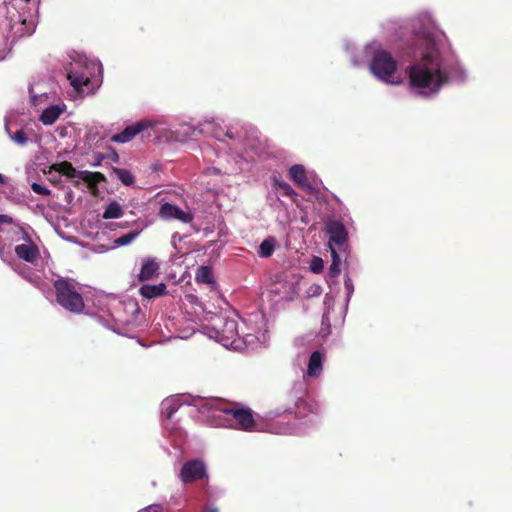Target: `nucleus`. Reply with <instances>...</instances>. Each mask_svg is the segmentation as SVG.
<instances>
[{
	"instance_id": "obj_1",
	"label": "nucleus",
	"mask_w": 512,
	"mask_h": 512,
	"mask_svg": "<svg viewBox=\"0 0 512 512\" xmlns=\"http://www.w3.org/2000/svg\"><path fill=\"white\" fill-rule=\"evenodd\" d=\"M413 27V62L405 69L409 91L416 97L431 99L445 86L465 83L468 72L447 36L436 26L432 14L420 13L414 19Z\"/></svg>"
},
{
	"instance_id": "obj_2",
	"label": "nucleus",
	"mask_w": 512,
	"mask_h": 512,
	"mask_svg": "<svg viewBox=\"0 0 512 512\" xmlns=\"http://www.w3.org/2000/svg\"><path fill=\"white\" fill-rule=\"evenodd\" d=\"M345 50L354 66L364 64L366 59L369 58V72L378 81L391 86L404 83L405 79L398 71L397 60L382 47L381 43L371 41L360 50H357L354 44L347 43Z\"/></svg>"
},
{
	"instance_id": "obj_3",
	"label": "nucleus",
	"mask_w": 512,
	"mask_h": 512,
	"mask_svg": "<svg viewBox=\"0 0 512 512\" xmlns=\"http://www.w3.org/2000/svg\"><path fill=\"white\" fill-rule=\"evenodd\" d=\"M67 79L78 94H92L95 87L91 78L96 70L100 71L101 64L87 59L86 56L73 52L68 55L66 64Z\"/></svg>"
},
{
	"instance_id": "obj_4",
	"label": "nucleus",
	"mask_w": 512,
	"mask_h": 512,
	"mask_svg": "<svg viewBox=\"0 0 512 512\" xmlns=\"http://www.w3.org/2000/svg\"><path fill=\"white\" fill-rule=\"evenodd\" d=\"M35 3L32 0H10L6 5V19L16 36L30 35L35 29Z\"/></svg>"
},
{
	"instance_id": "obj_5",
	"label": "nucleus",
	"mask_w": 512,
	"mask_h": 512,
	"mask_svg": "<svg viewBox=\"0 0 512 512\" xmlns=\"http://www.w3.org/2000/svg\"><path fill=\"white\" fill-rule=\"evenodd\" d=\"M301 278L302 276L295 269L275 274L267 289L271 300L276 303L294 300L299 292Z\"/></svg>"
},
{
	"instance_id": "obj_6",
	"label": "nucleus",
	"mask_w": 512,
	"mask_h": 512,
	"mask_svg": "<svg viewBox=\"0 0 512 512\" xmlns=\"http://www.w3.org/2000/svg\"><path fill=\"white\" fill-rule=\"evenodd\" d=\"M205 329L210 338L224 347L233 346L239 336L237 321L222 314L212 316Z\"/></svg>"
},
{
	"instance_id": "obj_7",
	"label": "nucleus",
	"mask_w": 512,
	"mask_h": 512,
	"mask_svg": "<svg viewBox=\"0 0 512 512\" xmlns=\"http://www.w3.org/2000/svg\"><path fill=\"white\" fill-rule=\"evenodd\" d=\"M211 408L223 412L231 417L230 426L237 430L252 432L256 430L257 422L254 419L253 412L249 407H244L239 403L226 404L219 400H214L210 404Z\"/></svg>"
},
{
	"instance_id": "obj_8",
	"label": "nucleus",
	"mask_w": 512,
	"mask_h": 512,
	"mask_svg": "<svg viewBox=\"0 0 512 512\" xmlns=\"http://www.w3.org/2000/svg\"><path fill=\"white\" fill-rule=\"evenodd\" d=\"M56 301L65 310L72 313H81L85 307L81 293L75 285L67 279L60 278L54 282Z\"/></svg>"
},
{
	"instance_id": "obj_9",
	"label": "nucleus",
	"mask_w": 512,
	"mask_h": 512,
	"mask_svg": "<svg viewBox=\"0 0 512 512\" xmlns=\"http://www.w3.org/2000/svg\"><path fill=\"white\" fill-rule=\"evenodd\" d=\"M144 122H149L147 127L148 136L158 140L173 141L181 140L176 134L174 127L163 118H144Z\"/></svg>"
},
{
	"instance_id": "obj_10",
	"label": "nucleus",
	"mask_w": 512,
	"mask_h": 512,
	"mask_svg": "<svg viewBox=\"0 0 512 512\" xmlns=\"http://www.w3.org/2000/svg\"><path fill=\"white\" fill-rule=\"evenodd\" d=\"M325 229L329 234L331 256H338V253L342 251V247L346 243L347 231L340 221L333 219L325 222Z\"/></svg>"
},
{
	"instance_id": "obj_11",
	"label": "nucleus",
	"mask_w": 512,
	"mask_h": 512,
	"mask_svg": "<svg viewBox=\"0 0 512 512\" xmlns=\"http://www.w3.org/2000/svg\"><path fill=\"white\" fill-rule=\"evenodd\" d=\"M16 241L18 242L14 251L16 256H39L40 251L36 242L32 239L27 229L20 225H15Z\"/></svg>"
},
{
	"instance_id": "obj_12",
	"label": "nucleus",
	"mask_w": 512,
	"mask_h": 512,
	"mask_svg": "<svg viewBox=\"0 0 512 512\" xmlns=\"http://www.w3.org/2000/svg\"><path fill=\"white\" fill-rule=\"evenodd\" d=\"M207 477V467L203 460L192 459L185 462L180 470V478L183 483H193Z\"/></svg>"
},
{
	"instance_id": "obj_13",
	"label": "nucleus",
	"mask_w": 512,
	"mask_h": 512,
	"mask_svg": "<svg viewBox=\"0 0 512 512\" xmlns=\"http://www.w3.org/2000/svg\"><path fill=\"white\" fill-rule=\"evenodd\" d=\"M159 216L164 220H178L184 224L191 223L194 214L190 209H181L179 206L165 202L160 206Z\"/></svg>"
},
{
	"instance_id": "obj_14",
	"label": "nucleus",
	"mask_w": 512,
	"mask_h": 512,
	"mask_svg": "<svg viewBox=\"0 0 512 512\" xmlns=\"http://www.w3.org/2000/svg\"><path fill=\"white\" fill-rule=\"evenodd\" d=\"M293 389L295 392L291 393L290 399L294 401V409H288V411L293 412L297 418H304L314 411L312 405L303 399L306 393L305 385L303 382H299L294 385Z\"/></svg>"
},
{
	"instance_id": "obj_15",
	"label": "nucleus",
	"mask_w": 512,
	"mask_h": 512,
	"mask_svg": "<svg viewBox=\"0 0 512 512\" xmlns=\"http://www.w3.org/2000/svg\"><path fill=\"white\" fill-rule=\"evenodd\" d=\"M149 122H144L143 119L128 125L122 132L114 134L111 137V141L115 143H128L134 139L137 135L147 131Z\"/></svg>"
},
{
	"instance_id": "obj_16",
	"label": "nucleus",
	"mask_w": 512,
	"mask_h": 512,
	"mask_svg": "<svg viewBox=\"0 0 512 512\" xmlns=\"http://www.w3.org/2000/svg\"><path fill=\"white\" fill-rule=\"evenodd\" d=\"M314 173L312 171H307L303 165L295 164L289 169V177L291 180L297 184L298 186L310 189L311 184L310 180L314 178Z\"/></svg>"
},
{
	"instance_id": "obj_17",
	"label": "nucleus",
	"mask_w": 512,
	"mask_h": 512,
	"mask_svg": "<svg viewBox=\"0 0 512 512\" xmlns=\"http://www.w3.org/2000/svg\"><path fill=\"white\" fill-rule=\"evenodd\" d=\"M67 106L63 102H59L57 104H50L47 107L42 109V112L39 116V121L46 125H53L59 117L66 111Z\"/></svg>"
},
{
	"instance_id": "obj_18",
	"label": "nucleus",
	"mask_w": 512,
	"mask_h": 512,
	"mask_svg": "<svg viewBox=\"0 0 512 512\" xmlns=\"http://www.w3.org/2000/svg\"><path fill=\"white\" fill-rule=\"evenodd\" d=\"M195 279L198 283L207 284L211 289H215L217 286L212 268L207 265H202L197 269Z\"/></svg>"
},
{
	"instance_id": "obj_19",
	"label": "nucleus",
	"mask_w": 512,
	"mask_h": 512,
	"mask_svg": "<svg viewBox=\"0 0 512 512\" xmlns=\"http://www.w3.org/2000/svg\"><path fill=\"white\" fill-rule=\"evenodd\" d=\"M323 370V355L319 351H314L309 358L307 375L309 377H318Z\"/></svg>"
},
{
	"instance_id": "obj_20",
	"label": "nucleus",
	"mask_w": 512,
	"mask_h": 512,
	"mask_svg": "<svg viewBox=\"0 0 512 512\" xmlns=\"http://www.w3.org/2000/svg\"><path fill=\"white\" fill-rule=\"evenodd\" d=\"M53 172L62 174L67 176L68 178H77L79 174L83 172H78L71 163L64 161L60 163H55L50 166L49 174L51 175Z\"/></svg>"
},
{
	"instance_id": "obj_21",
	"label": "nucleus",
	"mask_w": 512,
	"mask_h": 512,
	"mask_svg": "<svg viewBox=\"0 0 512 512\" xmlns=\"http://www.w3.org/2000/svg\"><path fill=\"white\" fill-rule=\"evenodd\" d=\"M139 293L144 298L152 299L165 295L167 293V287L164 283H159L158 285L147 284L140 288Z\"/></svg>"
},
{
	"instance_id": "obj_22",
	"label": "nucleus",
	"mask_w": 512,
	"mask_h": 512,
	"mask_svg": "<svg viewBox=\"0 0 512 512\" xmlns=\"http://www.w3.org/2000/svg\"><path fill=\"white\" fill-rule=\"evenodd\" d=\"M159 274V265L154 259L147 260L141 267L138 278L140 281H146L152 279Z\"/></svg>"
},
{
	"instance_id": "obj_23",
	"label": "nucleus",
	"mask_w": 512,
	"mask_h": 512,
	"mask_svg": "<svg viewBox=\"0 0 512 512\" xmlns=\"http://www.w3.org/2000/svg\"><path fill=\"white\" fill-rule=\"evenodd\" d=\"M123 215H124L123 207L121 206V204L119 202L113 200V201H110L106 205V207L102 213V218L106 219V220L118 219V218H121Z\"/></svg>"
},
{
	"instance_id": "obj_24",
	"label": "nucleus",
	"mask_w": 512,
	"mask_h": 512,
	"mask_svg": "<svg viewBox=\"0 0 512 512\" xmlns=\"http://www.w3.org/2000/svg\"><path fill=\"white\" fill-rule=\"evenodd\" d=\"M175 132L181 138L180 141H184L189 137L195 136L197 133H201V130L187 123H183L179 125V129H175Z\"/></svg>"
},
{
	"instance_id": "obj_25",
	"label": "nucleus",
	"mask_w": 512,
	"mask_h": 512,
	"mask_svg": "<svg viewBox=\"0 0 512 512\" xmlns=\"http://www.w3.org/2000/svg\"><path fill=\"white\" fill-rule=\"evenodd\" d=\"M5 131L8 135V137L17 145L24 146L28 143V138L26 137L24 131L22 129H19L15 132H12L10 130L9 124H5Z\"/></svg>"
},
{
	"instance_id": "obj_26",
	"label": "nucleus",
	"mask_w": 512,
	"mask_h": 512,
	"mask_svg": "<svg viewBox=\"0 0 512 512\" xmlns=\"http://www.w3.org/2000/svg\"><path fill=\"white\" fill-rule=\"evenodd\" d=\"M113 174L117 177L118 180H120L126 186H130L134 183V176L127 169L114 168Z\"/></svg>"
},
{
	"instance_id": "obj_27",
	"label": "nucleus",
	"mask_w": 512,
	"mask_h": 512,
	"mask_svg": "<svg viewBox=\"0 0 512 512\" xmlns=\"http://www.w3.org/2000/svg\"><path fill=\"white\" fill-rule=\"evenodd\" d=\"M276 240L273 237L266 238L259 246V256H271L275 250Z\"/></svg>"
},
{
	"instance_id": "obj_28",
	"label": "nucleus",
	"mask_w": 512,
	"mask_h": 512,
	"mask_svg": "<svg viewBox=\"0 0 512 512\" xmlns=\"http://www.w3.org/2000/svg\"><path fill=\"white\" fill-rule=\"evenodd\" d=\"M275 188L276 190L283 196H287L291 199H293L297 193L295 192V190L290 186V184L284 182V181H281V180H278V179H275Z\"/></svg>"
},
{
	"instance_id": "obj_29",
	"label": "nucleus",
	"mask_w": 512,
	"mask_h": 512,
	"mask_svg": "<svg viewBox=\"0 0 512 512\" xmlns=\"http://www.w3.org/2000/svg\"><path fill=\"white\" fill-rule=\"evenodd\" d=\"M163 413L167 419H171L175 412L179 409V404L175 399H166L162 403Z\"/></svg>"
},
{
	"instance_id": "obj_30",
	"label": "nucleus",
	"mask_w": 512,
	"mask_h": 512,
	"mask_svg": "<svg viewBox=\"0 0 512 512\" xmlns=\"http://www.w3.org/2000/svg\"><path fill=\"white\" fill-rule=\"evenodd\" d=\"M15 225H19L15 220L6 214H0V231H4L5 228H10L11 231L15 234L16 228Z\"/></svg>"
},
{
	"instance_id": "obj_31",
	"label": "nucleus",
	"mask_w": 512,
	"mask_h": 512,
	"mask_svg": "<svg viewBox=\"0 0 512 512\" xmlns=\"http://www.w3.org/2000/svg\"><path fill=\"white\" fill-rule=\"evenodd\" d=\"M139 231L136 232H130L128 234H125L121 237H118L114 240V246L120 247V246H126L130 244L136 237L139 235Z\"/></svg>"
},
{
	"instance_id": "obj_32",
	"label": "nucleus",
	"mask_w": 512,
	"mask_h": 512,
	"mask_svg": "<svg viewBox=\"0 0 512 512\" xmlns=\"http://www.w3.org/2000/svg\"><path fill=\"white\" fill-rule=\"evenodd\" d=\"M31 103L38 108H41L42 104H46L50 101V96L47 93L42 94H33L32 90L30 91Z\"/></svg>"
},
{
	"instance_id": "obj_33",
	"label": "nucleus",
	"mask_w": 512,
	"mask_h": 512,
	"mask_svg": "<svg viewBox=\"0 0 512 512\" xmlns=\"http://www.w3.org/2000/svg\"><path fill=\"white\" fill-rule=\"evenodd\" d=\"M341 273V258H332V263L329 267L328 277L336 278Z\"/></svg>"
},
{
	"instance_id": "obj_34",
	"label": "nucleus",
	"mask_w": 512,
	"mask_h": 512,
	"mask_svg": "<svg viewBox=\"0 0 512 512\" xmlns=\"http://www.w3.org/2000/svg\"><path fill=\"white\" fill-rule=\"evenodd\" d=\"M38 258H11L12 261L9 262V264L14 268L18 269V267L22 264V262H27L31 265H36V261Z\"/></svg>"
},
{
	"instance_id": "obj_35",
	"label": "nucleus",
	"mask_w": 512,
	"mask_h": 512,
	"mask_svg": "<svg viewBox=\"0 0 512 512\" xmlns=\"http://www.w3.org/2000/svg\"><path fill=\"white\" fill-rule=\"evenodd\" d=\"M323 268H324L323 259L322 258H313V260L310 264V270L313 273L318 274V273L322 272Z\"/></svg>"
},
{
	"instance_id": "obj_36",
	"label": "nucleus",
	"mask_w": 512,
	"mask_h": 512,
	"mask_svg": "<svg viewBox=\"0 0 512 512\" xmlns=\"http://www.w3.org/2000/svg\"><path fill=\"white\" fill-rule=\"evenodd\" d=\"M31 188H32L33 192H35L36 194H39V195H49L51 193L47 187H45L39 183H36V182L31 184Z\"/></svg>"
},
{
	"instance_id": "obj_37",
	"label": "nucleus",
	"mask_w": 512,
	"mask_h": 512,
	"mask_svg": "<svg viewBox=\"0 0 512 512\" xmlns=\"http://www.w3.org/2000/svg\"><path fill=\"white\" fill-rule=\"evenodd\" d=\"M344 286H345V290L347 292V296L350 297L354 291V286H353L351 278L348 275L345 276Z\"/></svg>"
},
{
	"instance_id": "obj_38",
	"label": "nucleus",
	"mask_w": 512,
	"mask_h": 512,
	"mask_svg": "<svg viewBox=\"0 0 512 512\" xmlns=\"http://www.w3.org/2000/svg\"><path fill=\"white\" fill-rule=\"evenodd\" d=\"M162 511H163V509H162L161 505L152 504V505H149V506L139 510L138 512H162Z\"/></svg>"
},
{
	"instance_id": "obj_39",
	"label": "nucleus",
	"mask_w": 512,
	"mask_h": 512,
	"mask_svg": "<svg viewBox=\"0 0 512 512\" xmlns=\"http://www.w3.org/2000/svg\"><path fill=\"white\" fill-rule=\"evenodd\" d=\"M204 173L206 175H220L222 174L221 170L216 167H208L205 169Z\"/></svg>"
},
{
	"instance_id": "obj_40",
	"label": "nucleus",
	"mask_w": 512,
	"mask_h": 512,
	"mask_svg": "<svg viewBox=\"0 0 512 512\" xmlns=\"http://www.w3.org/2000/svg\"><path fill=\"white\" fill-rule=\"evenodd\" d=\"M177 241L181 242L182 241V237L175 234L172 236V245L175 247V249L178 251V252H181V248H179L177 246Z\"/></svg>"
},
{
	"instance_id": "obj_41",
	"label": "nucleus",
	"mask_w": 512,
	"mask_h": 512,
	"mask_svg": "<svg viewBox=\"0 0 512 512\" xmlns=\"http://www.w3.org/2000/svg\"><path fill=\"white\" fill-rule=\"evenodd\" d=\"M310 295H320L321 293V287L319 285H313L309 290Z\"/></svg>"
},
{
	"instance_id": "obj_42",
	"label": "nucleus",
	"mask_w": 512,
	"mask_h": 512,
	"mask_svg": "<svg viewBox=\"0 0 512 512\" xmlns=\"http://www.w3.org/2000/svg\"><path fill=\"white\" fill-rule=\"evenodd\" d=\"M205 512H219V511H218V508L216 506H214L213 504H208L205 507Z\"/></svg>"
},
{
	"instance_id": "obj_43",
	"label": "nucleus",
	"mask_w": 512,
	"mask_h": 512,
	"mask_svg": "<svg viewBox=\"0 0 512 512\" xmlns=\"http://www.w3.org/2000/svg\"><path fill=\"white\" fill-rule=\"evenodd\" d=\"M6 178L0 173V184H5Z\"/></svg>"
},
{
	"instance_id": "obj_44",
	"label": "nucleus",
	"mask_w": 512,
	"mask_h": 512,
	"mask_svg": "<svg viewBox=\"0 0 512 512\" xmlns=\"http://www.w3.org/2000/svg\"><path fill=\"white\" fill-rule=\"evenodd\" d=\"M214 122H215V120H214V119H211V121H209V120H205V123H206V124H213Z\"/></svg>"
},
{
	"instance_id": "obj_45",
	"label": "nucleus",
	"mask_w": 512,
	"mask_h": 512,
	"mask_svg": "<svg viewBox=\"0 0 512 512\" xmlns=\"http://www.w3.org/2000/svg\"><path fill=\"white\" fill-rule=\"evenodd\" d=\"M19 273H20V274H22V275H24L25 277H27V275L25 274V272H24V271L20 270V271H19Z\"/></svg>"
}]
</instances>
